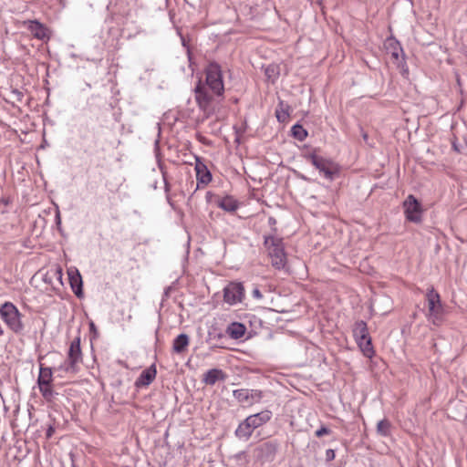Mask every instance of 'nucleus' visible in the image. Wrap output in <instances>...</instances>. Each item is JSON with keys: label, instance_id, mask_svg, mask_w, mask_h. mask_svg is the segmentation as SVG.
<instances>
[{"label": "nucleus", "instance_id": "nucleus-29", "mask_svg": "<svg viewBox=\"0 0 467 467\" xmlns=\"http://www.w3.org/2000/svg\"><path fill=\"white\" fill-rule=\"evenodd\" d=\"M392 57H394L396 59L399 57L398 48H395V50L392 52Z\"/></svg>", "mask_w": 467, "mask_h": 467}, {"label": "nucleus", "instance_id": "nucleus-10", "mask_svg": "<svg viewBox=\"0 0 467 467\" xmlns=\"http://www.w3.org/2000/svg\"><path fill=\"white\" fill-rule=\"evenodd\" d=\"M403 206L407 220L413 223L420 222L422 213L421 206L413 195L410 194L407 197L403 202Z\"/></svg>", "mask_w": 467, "mask_h": 467}, {"label": "nucleus", "instance_id": "nucleus-18", "mask_svg": "<svg viewBox=\"0 0 467 467\" xmlns=\"http://www.w3.org/2000/svg\"><path fill=\"white\" fill-rule=\"evenodd\" d=\"M353 335L356 338V341L370 337L368 332L367 324L364 321H358L355 323L353 327Z\"/></svg>", "mask_w": 467, "mask_h": 467}, {"label": "nucleus", "instance_id": "nucleus-2", "mask_svg": "<svg viewBox=\"0 0 467 467\" xmlns=\"http://www.w3.org/2000/svg\"><path fill=\"white\" fill-rule=\"evenodd\" d=\"M272 418V411L265 410L248 416L242 423L239 424L235 431V435L239 439L247 441L254 430L268 422Z\"/></svg>", "mask_w": 467, "mask_h": 467}, {"label": "nucleus", "instance_id": "nucleus-28", "mask_svg": "<svg viewBox=\"0 0 467 467\" xmlns=\"http://www.w3.org/2000/svg\"><path fill=\"white\" fill-rule=\"evenodd\" d=\"M252 296L254 298H255L257 300H260L263 298V295L257 287L254 288V290L252 291Z\"/></svg>", "mask_w": 467, "mask_h": 467}, {"label": "nucleus", "instance_id": "nucleus-13", "mask_svg": "<svg viewBox=\"0 0 467 467\" xmlns=\"http://www.w3.org/2000/svg\"><path fill=\"white\" fill-rule=\"evenodd\" d=\"M25 24L27 25V29L36 38L44 40L47 36V28L38 21L32 20Z\"/></svg>", "mask_w": 467, "mask_h": 467}, {"label": "nucleus", "instance_id": "nucleus-16", "mask_svg": "<svg viewBox=\"0 0 467 467\" xmlns=\"http://www.w3.org/2000/svg\"><path fill=\"white\" fill-rule=\"evenodd\" d=\"M218 206L226 212H234L238 209L239 203L233 196H224L221 198L218 202Z\"/></svg>", "mask_w": 467, "mask_h": 467}, {"label": "nucleus", "instance_id": "nucleus-11", "mask_svg": "<svg viewBox=\"0 0 467 467\" xmlns=\"http://www.w3.org/2000/svg\"><path fill=\"white\" fill-rule=\"evenodd\" d=\"M234 397L241 403L251 405L261 399V393L256 390L236 389Z\"/></svg>", "mask_w": 467, "mask_h": 467}, {"label": "nucleus", "instance_id": "nucleus-19", "mask_svg": "<svg viewBox=\"0 0 467 467\" xmlns=\"http://www.w3.org/2000/svg\"><path fill=\"white\" fill-rule=\"evenodd\" d=\"M245 327L241 323H232L227 329L228 335L234 339L241 338L245 333Z\"/></svg>", "mask_w": 467, "mask_h": 467}, {"label": "nucleus", "instance_id": "nucleus-21", "mask_svg": "<svg viewBox=\"0 0 467 467\" xmlns=\"http://www.w3.org/2000/svg\"><path fill=\"white\" fill-rule=\"evenodd\" d=\"M358 344L360 349L362 350L363 354L368 357L371 358L374 354V350L371 344V338L368 337L367 339L357 341Z\"/></svg>", "mask_w": 467, "mask_h": 467}, {"label": "nucleus", "instance_id": "nucleus-26", "mask_svg": "<svg viewBox=\"0 0 467 467\" xmlns=\"http://www.w3.org/2000/svg\"><path fill=\"white\" fill-rule=\"evenodd\" d=\"M335 451L332 449H328L326 451V460L327 462L333 461L335 459Z\"/></svg>", "mask_w": 467, "mask_h": 467}, {"label": "nucleus", "instance_id": "nucleus-12", "mask_svg": "<svg viewBox=\"0 0 467 467\" xmlns=\"http://www.w3.org/2000/svg\"><path fill=\"white\" fill-rule=\"evenodd\" d=\"M157 370L155 365L144 369L140 377L137 379L135 385L137 387L149 386L156 378Z\"/></svg>", "mask_w": 467, "mask_h": 467}, {"label": "nucleus", "instance_id": "nucleus-23", "mask_svg": "<svg viewBox=\"0 0 467 467\" xmlns=\"http://www.w3.org/2000/svg\"><path fill=\"white\" fill-rule=\"evenodd\" d=\"M292 134L296 139L301 141L304 140L307 136L306 130L298 124L292 127Z\"/></svg>", "mask_w": 467, "mask_h": 467}, {"label": "nucleus", "instance_id": "nucleus-3", "mask_svg": "<svg viewBox=\"0 0 467 467\" xmlns=\"http://www.w3.org/2000/svg\"><path fill=\"white\" fill-rule=\"evenodd\" d=\"M264 244L271 258L272 265L275 269H284L286 265V254L285 252L283 239L276 236H265Z\"/></svg>", "mask_w": 467, "mask_h": 467}, {"label": "nucleus", "instance_id": "nucleus-27", "mask_svg": "<svg viewBox=\"0 0 467 467\" xmlns=\"http://www.w3.org/2000/svg\"><path fill=\"white\" fill-rule=\"evenodd\" d=\"M275 113H276V118L278 119L279 121H285L288 116V114L286 112L279 111L278 109L276 110Z\"/></svg>", "mask_w": 467, "mask_h": 467}, {"label": "nucleus", "instance_id": "nucleus-4", "mask_svg": "<svg viewBox=\"0 0 467 467\" xmlns=\"http://www.w3.org/2000/svg\"><path fill=\"white\" fill-rule=\"evenodd\" d=\"M0 317L13 332L21 333L23 331L22 314L13 303L5 302L1 306Z\"/></svg>", "mask_w": 467, "mask_h": 467}, {"label": "nucleus", "instance_id": "nucleus-7", "mask_svg": "<svg viewBox=\"0 0 467 467\" xmlns=\"http://www.w3.org/2000/svg\"><path fill=\"white\" fill-rule=\"evenodd\" d=\"M305 158L329 180H332L338 171L337 166L333 161L323 158L315 151L305 154Z\"/></svg>", "mask_w": 467, "mask_h": 467}, {"label": "nucleus", "instance_id": "nucleus-25", "mask_svg": "<svg viewBox=\"0 0 467 467\" xmlns=\"http://www.w3.org/2000/svg\"><path fill=\"white\" fill-rule=\"evenodd\" d=\"M330 433V430L327 429V427H321L320 429H318L317 431H316V436L317 437H322L323 435H327V434H329Z\"/></svg>", "mask_w": 467, "mask_h": 467}, {"label": "nucleus", "instance_id": "nucleus-6", "mask_svg": "<svg viewBox=\"0 0 467 467\" xmlns=\"http://www.w3.org/2000/svg\"><path fill=\"white\" fill-rule=\"evenodd\" d=\"M53 371L51 368L40 364L37 386L43 399L47 402H52L57 395L53 389Z\"/></svg>", "mask_w": 467, "mask_h": 467}, {"label": "nucleus", "instance_id": "nucleus-32", "mask_svg": "<svg viewBox=\"0 0 467 467\" xmlns=\"http://www.w3.org/2000/svg\"><path fill=\"white\" fill-rule=\"evenodd\" d=\"M51 433H52V429L50 428L47 431V436H51Z\"/></svg>", "mask_w": 467, "mask_h": 467}, {"label": "nucleus", "instance_id": "nucleus-22", "mask_svg": "<svg viewBox=\"0 0 467 467\" xmlns=\"http://www.w3.org/2000/svg\"><path fill=\"white\" fill-rule=\"evenodd\" d=\"M390 431V422L384 419L378 422L377 424V432L384 437H387L389 435Z\"/></svg>", "mask_w": 467, "mask_h": 467}, {"label": "nucleus", "instance_id": "nucleus-14", "mask_svg": "<svg viewBox=\"0 0 467 467\" xmlns=\"http://www.w3.org/2000/svg\"><path fill=\"white\" fill-rule=\"evenodd\" d=\"M225 374L222 369L212 368L208 370L203 377V382L207 385H214L218 380H224Z\"/></svg>", "mask_w": 467, "mask_h": 467}, {"label": "nucleus", "instance_id": "nucleus-1", "mask_svg": "<svg viewBox=\"0 0 467 467\" xmlns=\"http://www.w3.org/2000/svg\"><path fill=\"white\" fill-rule=\"evenodd\" d=\"M223 90L221 67L216 63H211L206 68L205 83L200 80L194 88L195 100L206 118L213 113V96L221 97Z\"/></svg>", "mask_w": 467, "mask_h": 467}, {"label": "nucleus", "instance_id": "nucleus-33", "mask_svg": "<svg viewBox=\"0 0 467 467\" xmlns=\"http://www.w3.org/2000/svg\"><path fill=\"white\" fill-rule=\"evenodd\" d=\"M90 327H91L92 329H95V326H94L93 323H91Z\"/></svg>", "mask_w": 467, "mask_h": 467}, {"label": "nucleus", "instance_id": "nucleus-30", "mask_svg": "<svg viewBox=\"0 0 467 467\" xmlns=\"http://www.w3.org/2000/svg\"><path fill=\"white\" fill-rule=\"evenodd\" d=\"M263 447H265V449H270L272 446L268 443H265L263 445Z\"/></svg>", "mask_w": 467, "mask_h": 467}, {"label": "nucleus", "instance_id": "nucleus-5", "mask_svg": "<svg viewBox=\"0 0 467 467\" xmlns=\"http://www.w3.org/2000/svg\"><path fill=\"white\" fill-rule=\"evenodd\" d=\"M426 299L428 303L427 318L435 326H439L443 317V306L441 305L440 295L431 287L427 290Z\"/></svg>", "mask_w": 467, "mask_h": 467}, {"label": "nucleus", "instance_id": "nucleus-9", "mask_svg": "<svg viewBox=\"0 0 467 467\" xmlns=\"http://www.w3.org/2000/svg\"><path fill=\"white\" fill-rule=\"evenodd\" d=\"M244 296V287L240 282H231L223 288V301L230 306L241 303Z\"/></svg>", "mask_w": 467, "mask_h": 467}, {"label": "nucleus", "instance_id": "nucleus-31", "mask_svg": "<svg viewBox=\"0 0 467 467\" xmlns=\"http://www.w3.org/2000/svg\"><path fill=\"white\" fill-rule=\"evenodd\" d=\"M57 223H60V215H59V213H57Z\"/></svg>", "mask_w": 467, "mask_h": 467}, {"label": "nucleus", "instance_id": "nucleus-17", "mask_svg": "<svg viewBox=\"0 0 467 467\" xmlns=\"http://www.w3.org/2000/svg\"><path fill=\"white\" fill-rule=\"evenodd\" d=\"M68 275L72 290L78 297H80L82 296V279L80 274L78 271H76L75 273L69 272Z\"/></svg>", "mask_w": 467, "mask_h": 467}, {"label": "nucleus", "instance_id": "nucleus-8", "mask_svg": "<svg viewBox=\"0 0 467 467\" xmlns=\"http://www.w3.org/2000/svg\"><path fill=\"white\" fill-rule=\"evenodd\" d=\"M82 361V353L80 348V338L76 337L71 343L68 349L67 360L58 367V369L63 370L67 373L77 372L78 363Z\"/></svg>", "mask_w": 467, "mask_h": 467}, {"label": "nucleus", "instance_id": "nucleus-24", "mask_svg": "<svg viewBox=\"0 0 467 467\" xmlns=\"http://www.w3.org/2000/svg\"><path fill=\"white\" fill-rule=\"evenodd\" d=\"M278 74H279L278 67L275 65H269L265 68V75L268 79L272 80V82H274L277 78Z\"/></svg>", "mask_w": 467, "mask_h": 467}, {"label": "nucleus", "instance_id": "nucleus-34", "mask_svg": "<svg viewBox=\"0 0 467 467\" xmlns=\"http://www.w3.org/2000/svg\"><path fill=\"white\" fill-rule=\"evenodd\" d=\"M363 138H364L365 140H367L368 135H367V134H364V135H363Z\"/></svg>", "mask_w": 467, "mask_h": 467}, {"label": "nucleus", "instance_id": "nucleus-15", "mask_svg": "<svg viewBox=\"0 0 467 467\" xmlns=\"http://www.w3.org/2000/svg\"><path fill=\"white\" fill-rule=\"evenodd\" d=\"M196 178L200 183L208 184L212 180L211 172L207 167L200 161H197L195 165Z\"/></svg>", "mask_w": 467, "mask_h": 467}, {"label": "nucleus", "instance_id": "nucleus-20", "mask_svg": "<svg viewBox=\"0 0 467 467\" xmlns=\"http://www.w3.org/2000/svg\"><path fill=\"white\" fill-rule=\"evenodd\" d=\"M189 345V337L186 334H180L173 340V351L176 353L183 352Z\"/></svg>", "mask_w": 467, "mask_h": 467}]
</instances>
